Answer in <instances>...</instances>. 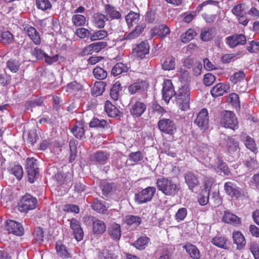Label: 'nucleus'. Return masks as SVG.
Listing matches in <instances>:
<instances>
[{
    "mask_svg": "<svg viewBox=\"0 0 259 259\" xmlns=\"http://www.w3.org/2000/svg\"><path fill=\"white\" fill-rule=\"evenodd\" d=\"M156 184L158 190L166 196L174 197L177 195L180 190V185L170 178H158Z\"/></svg>",
    "mask_w": 259,
    "mask_h": 259,
    "instance_id": "obj_1",
    "label": "nucleus"
},
{
    "mask_svg": "<svg viewBox=\"0 0 259 259\" xmlns=\"http://www.w3.org/2000/svg\"><path fill=\"white\" fill-rule=\"evenodd\" d=\"M176 101L177 104L182 110L185 111L189 109L190 93L187 87H183L179 90Z\"/></svg>",
    "mask_w": 259,
    "mask_h": 259,
    "instance_id": "obj_2",
    "label": "nucleus"
},
{
    "mask_svg": "<svg viewBox=\"0 0 259 259\" xmlns=\"http://www.w3.org/2000/svg\"><path fill=\"white\" fill-rule=\"evenodd\" d=\"M37 201L35 197L29 194L23 196L19 203L18 209L22 212H26L36 207Z\"/></svg>",
    "mask_w": 259,
    "mask_h": 259,
    "instance_id": "obj_3",
    "label": "nucleus"
},
{
    "mask_svg": "<svg viewBox=\"0 0 259 259\" xmlns=\"http://www.w3.org/2000/svg\"><path fill=\"white\" fill-rule=\"evenodd\" d=\"M221 123L225 127L233 130L238 128V121L235 114L230 111H226L221 119Z\"/></svg>",
    "mask_w": 259,
    "mask_h": 259,
    "instance_id": "obj_4",
    "label": "nucleus"
},
{
    "mask_svg": "<svg viewBox=\"0 0 259 259\" xmlns=\"http://www.w3.org/2000/svg\"><path fill=\"white\" fill-rule=\"evenodd\" d=\"M156 191L154 187H148L135 194V199L139 204L146 203L151 201Z\"/></svg>",
    "mask_w": 259,
    "mask_h": 259,
    "instance_id": "obj_5",
    "label": "nucleus"
},
{
    "mask_svg": "<svg viewBox=\"0 0 259 259\" xmlns=\"http://www.w3.org/2000/svg\"><path fill=\"white\" fill-rule=\"evenodd\" d=\"M26 169L29 181L33 183L38 173L36 160L33 158H28L26 161Z\"/></svg>",
    "mask_w": 259,
    "mask_h": 259,
    "instance_id": "obj_6",
    "label": "nucleus"
},
{
    "mask_svg": "<svg viewBox=\"0 0 259 259\" xmlns=\"http://www.w3.org/2000/svg\"><path fill=\"white\" fill-rule=\"evenodd\" d=\"M158 126L161 132L169 135H173L176 130L174 122L167 118L160 119L158 121Z\"/></svg>",
    "mask_w": 259,
    "mask_h": 259,
    "instance_id": "obj_7",
    "label": "nucleus"
},
{
    "mask_svg": "<svg viewBox=\"0 0 259 259\" xmlns=\"http://www.w3.org/2000/svg\"><path fill=\"white\" fill-rule=\"evenodd\" d=\"M5 228L10 233L18 236L23 235L24 232V228L21 224L11 220L6 222Z\"/></svg>",
    "mask_w": 259,
    "mask_h": 259,
    "instance_id": "obj_8",
    "label": "nucleus"
},
{
    "mask_svg": "<svg viewBox=\"0 0 259 259\" xmlns=\"http://www.w3.org/2000/svg\"><path fill=\"white\" fill-rule=\"evenodd\" d=\"M162 94L163 99L167 103L169 102L172 96L176 94L172 82L170 80L166 79L164 81Z\"/></svg>",
    "mask_w": 259,
    "mask_h": 259,
    "instance_id": "obj_9",
    "label": "nucleus"
},
{
    "mask_svg": "<svg viewBox=\"0 0 259 259\" xmlns=\"http://www.w3.org/2000/svg\"><path fill=\"white\" fill-rule=\"evenodd\" d=\"M224 187L227 194L232 198H238L243 195L241 189L233 182L225 183Z\"/></svg>",
    "mask_w": 259,
    "mask_h": 259,
    "instance_id": "obj_10",
    "label": "nucleus"
},
{
    "mask_svg": "<svg viewBox=\"0 0 259 259\" xmlns=\"http://www.w3.org/2000/svg\"><path fill=\"white\" fill-rule=\"evenodd\" d=\"M214 154V150L212 147L204 145L200 149L199 156L202 162L206 164L210 162V159L212 158Z\"/></svg>",
    "mask_w": 259,
    "mask_h": 259,
    "instance_id": "obj_11",
    "label": "nucleus"
},
{
    "mask_svg": "<svg viewBox=\"0 0 259 259\" xmlns=\"http://www.w3.org/2000/svg\"><path fill=\"white\" fill-rule=\"evenodd\" d=\"M246 41L245 36L241 34H235L226 38V44L231 48H234L238 45H243L246 43Z\"/></svg>",
    "mask_w": 259,
    "mask_h": 259,
    "instance_id": "obj_12",
    "label": "nucleus"
},
{
    "mask_svg": "<svg viewBox=\"0 0 259 259\" xmlns=\"http://www.w3.org/2000/svg\"><path fill=\"white\" fill-rule=\"evenodd\" d=\"M194 123L202 130H205L208 127V112L206 109L201 110L198 114Z\"/></svg>",
    "mask_w": 259,
    "mask_h": 259,
    "instance_id": "obj_13",
    "label": "nucleus"
},
{
    "mask_svg": "<svg viewBox=\"0 0 259 259\" xmlns=\"http://www.w3.org/2000/svg\"><path fill=\"white\" fill-rule=\"evenodd\" d=\"M70 226L75 239L77 241H81L83 239V232L80 227V223L76 219L73 218L70 220Z\"/></svg>",
    "mask_w": 259,
    "mask_h": 259,
    "instance_id": "obj_14",
    "label": "nucleus"
},
{
    "mask_svg": "<svg viewBox=\"0 0 259 259\" xmlns=\"http://www.w3.org/2000/svg\"><path fill=\"white\" fill-rule=\"evenodd\" d=\"M70 226L75 239L77 241H81L83 239V232L80 227V223L76 219L73 218L70 220Z\"/></svg>",
    "mask_w": 259,
    "mask_h": 259,
    "instance_id": "obj_15",
    "label": "nucleus"
},
{
    "mask_svg": "<svg viewBox=\"0 0 259 259\" xmlns=\"http://www.w3.org/2000/svg\"><path fill=\"white\" fill-rule=\"evenodd\" d=\"M70 226L75 239L77 241H81L83 239V232L80 227V223L76 219L73 218L70 220Z\"/></svg>",
    "mask_w": 259,
    "mask_h": 259,
    "instance_id": "obj_16",
    "label": "nucleus"
},
{
    "mask_svg": "<svg viewBox=\"0 0 259 259\" xmlns=\"http://www.w3.org/2000/svg\"><path fill=\"white\" fill-rule=\"evenodd\" d=\"M147 106L145 103L138 101L131 106L130 109L131 114L135 117L141 116L145 111Z\"/></svg>",
    "mask_w": 259,
    "mask_h": 259,
    "instance_id": "obj_17",
    "label": "nucleus"
},
{
    "mask_svg": "<svg viewBox=\"0 0 259 259\" xmlns=\"http://www.w3.org/2000/svg\"><path fill=\"white\" fill-rule=\"evenodd\" d=\"M229 83H220L214 86L210 91L211 94L213 97H218L223 95L230 90Z\"/></svg>",
    "mask_w": 259,
    "mask_h": 259,
    "instance_id": "obj_18",
    "label": "nucleus"
},
{
    "mask_svg": "<svg viewBox=\"0 0 259 259\" xmlns=\"http://www.w3.org/2000/svg\"><path fill=\"white\" fill-rule=\"evenodd\" d=\"M149 52V46L146 41H142L133 49V54L137 57H143Z\"/></svg>",
    "mask_w": 259,
    "mask_h": 259,
    "instance_id": "obj_19",
    "label": "nucleus"
},
{
    "mask_svg": "<svg viewBox=\"0 0 259 259\" xmlns=\"http://www.w3.org/2000/svg\"><path fill=\"white\" fill-rule=\"evenodd\" d=\"M222 221L235 226H238L241 224V220L239 217L228 211H225L222 218Z\"/></svg>",
    "mask_w": 259,
    "mask_h": 259,
    "instance_id": "obj_20",
    "label": "nucleus"
},
{
    "mask_svg": "<svg viewBox=\"0 0 259 259\" xmlns=\"http://www.w3.org/2000/svg\"><path fill=\"white\" fill-rule=\"evenodd\" d=\"M185 180L189 188L192 191H193V189L197 187L199 184L197 177L192 172L189 171L186 173Z\"/></svg>",
    "mask_w": 259,
    "mask_h": 259,
    "instance_id": "obj_21",
    "label": "nucleus"
},
{
    "mask_svg": "<svg viewBox=\"0 0 259 259\" xmlns=\"http://www.w3.org/2000/svg\"><path fill=\"white\" fill-rule=\"evenodd\" d=\"M109 157V154L108 152L99 150L93 154L91 156L90 159L93 161L104 164L108 160Z\"/></svg>",
    "mask_w": 259,
    "mask_h": 259,
    "instance_id": "obj_22",
    "label": "nucleus"
},
{
    "mask_svg": "<svg viewBox=\"0 0 259 259\" xmlns=\"http://www.w3.org/2000/svg\"><path fill=\"white\" fill-rule=\"evenodd\" d=\"M24 30L35 45L40 44V36L34 27L29 25H26L24 28Z\"/></svg>",
    "mask_w": 259,
    "mask_h": 259,
    "instance_id": "obj_23",
    "label": "nucleus"
},
{
    "mask_svg": "<svg viewBox=\"0 0 259 259\" xmlns=\"http://www.w3.org/2000/svg\"><path fill=\"white\" fill-rule=\"evenodd\" d=\"M93 231L94 234H101L106 230L105 223L98 219L93 218L92 220Z\"/></svg>",
    "mask_w": 259,
    "mask_h": 259,
    "instance_id": "obj_24",
    "label": "nucleus"
},
{
    "mask_svg": "<svg viewBox=\"0 0 259 259\" xmlns=\"http://www.w3.org/2000/svg\"><path fill=\"white\" fill-rule=\"evenodd\" d=\"M92 207L98 213H105L107 208L109 207V205L106 203L104 201L95 199L92 205Z\"/></svg>",
    "mask_w": 259,
    "mask_h": 259,
    "instance_id": "obj_25",
    "label": "nucleus"
},
{
    "mask_svg": "<svg viewBox=\"0 0 259 259\" xmlns=\"http://www.w3.org/2000/svg\"><path fill=\"white\" fill-rule=\"evenodd\" d=\"M170 33V29L165 25L161 24L158 27H155L152 29V36L158 35L164 37Z\"/></svg>",
    "mask_w": 259,
    "mask_h": 259,
    "instance_id": "obj_26",
    "label": "nucleus"
},
{
    "mask_svg": "<svg viewBox=\"0 0 259 259\" xmlns=\"http://www.w3.org/2000/svg\"><path fill=\"white\" fill-rule=\"evenodd\" d=\"M105 110L109 116L114 117L118 115L119 110L109 101H106L105 105Z\"/></svg>",
    "mask_w": 259,
    "mask_h": 259,
    "instance_id": "obj_27",
    "label": "nucleus"
},
{
    "mask_svg": "<svg viewBox=\"0 0 259 259\" xmlns=\"http://www.w3.org/2000/svg\"><path fill=\"white\" fill-rule=\"evenodd\" d=\"M233 239L234 243L237 244L238 248L241 249L245 245L244 237L239 231H236L233 233Z\"/></svg>",
    "mask_w": 259,
    "mask_h": 259,
    "instance_id": "obj_28",
    "label": "nucleus"
},
{
    "mask_svg": "<svg viewBox=\"0 0 259 259\" xmlns=\"http://www.w3.org/2000/svg\"><path fill=\"white\" fill-rule=\"evenodd\" d=\"M176 66L175 58L172 56L166 57L162 63V68L164 70H174Z\"/></svg>",
    "mask_w": 259,
    "mask_h": 259,
    "instance_id": "obj_29",
    "label": "nucleus"
},
{
    "mask_svg": "<svg viewBox=\"0 0 259 259\" xmlns=\"http://www.w3.org/2000/svg\"><path fill=\"white\" fill-rule=\"evenodd\" d=\"M149 242L150 239L148 237L141 236L133 244V245L139 250H143L146 247Z\"/></svg>",
    "mask_w": 259,
    "mask_h": 259,
    "instance_id": "obj_30",
    "label": "nucleus"
},
{
    "mask_svg": "<svg viewBox=\"0 0 259 259\" xmlns=\"http://www.w3.org/2000/svg\"><path fill=\"white\" fill-rule=\"evenodd\" d=\"M186 251L189 254L192 259H199L200 255L198 249L192 244H187L185 246Z\"/></svg>",
    "mask_w": 259,
    "mask_h": 259,
    "instance_id": "obj_31",
    "label": "nucleus"
},
{
    "mask_svg": "<svg viewBox=\"0 0 259 259\" xmlns=\"http://www.w3.org/2000/svg\"><path fill=\"white\" fill-rule=\"evenodd\" d=\"M110 236L115 240H119L121 236V229L119 225L114 223L109 229Z\"/></svg>",
    "mask_w": 259,
    "mask_h": 259,
    "instance_id": "obj_32",
    "label": "nucleus"
},
{
    "mask_svg": "<svg viewBox=\"0 0 259 259\" xmlns=\"http://www.w3.org/2000/svg\"><path fill=\"white\" fill-rule=\"evenodd\" d=\"M56 249L57 254L62 258L69 257V253L66 249V247L63 244L61 241H57L56 244Z\"/></svg>",
    "mask_w": 259,
    "mask_h": 259,
    "instance_id": "obj_33",
    "label": "nucleus"
},
{
    "mask_svg": "<svg viewBox=\"0 0 259 259\" xmlns=\"http://www.w3.org/2000/svg\"><path fill=\"white\" fill-rule=\"evenodd\" d=\"M145 27L146 25L144 23L141 24L140 25H137L135 29L127 35L125 39H132L137 37L144 30Z\"/></svg>",
    "mask_w": 259,
    "mask_h": 259,
    "instance_id": "obj_34",
    "label": "nucleus"
},
{
    "mask_svg": "<svg viewBox=\"0 0 259 259\" xmlns=\"http://www.w3.org/2000/svg\"><path fill=\"white\" fill-rule=\"evenodd\" d=\"M144 83L143 81L138 80L128 87L129 93L132 95L136 94L144 88Z\"/></svg>",
    "mask_w": 259,
    "mask_h": 259,
    "instance_id": "obj_35",
    "label": "nucleus"
},
{
    "mask_svg": "<svg viewBox=\"0 0 259 259\" xmlns=\"http://www.w3.org/2000/svg\"><path fill=\"white\" fill-rule=\"evenodd\" d=\"M71 131L77 139H81L84 136V129L81 124L73 126Z\"/></svg>",
    "mask_w": 259,
    "mask_h": 259,
    "instance_id": "obj_36",
    "label": "nucleus"
},
{
    "mask_svg": "<svg viewBox=\"0 0 259 259\" xmlns=\"http://www.w3.org/2000/svg\"><path fill=\"white\" fill-rule=\"evenodd\" d=\"M128 67L122 63H117L112 68L111 73L114 76L118 75L122 73L126 72Z\"/></svg>",
    "mask_w": 259,
    "mask_h": 259,
    "instance_id": "obj_37",
    "label": "nucleus"
},
{
    "mask_svg": "<svg viewBox=\"0 0 259 259\" xmlns=\"http://www.w3.org/2000/svg\"><path fill=\"white\" fill-rule=\"evenodd\" d=\"M89 125L91 127L104 128L108 126V122L104 119L94 118L90 121Z\"/></svg>",
    "mask_w": 259,
    "mask_h": 259,
    "instance_id": "obj_38",
    "label": "nucleus"
},
{
    "mask_svg": "<svg viewBox=\"0 0 259 259\" xmlns=\"http://www.w3.org/2000/svg\"><path fill=\"white\" fill-rule=\"evenodd\" d=\"M212 243L218 247L226 249L227 248V239L225 237L216 236L212 240Z\"/></svg>",
    "mask_w": 259,
    "mask_h": 259,
    "instance_id": "obj_39",
    "label": "nucleus"
},
{
    "mask_svg": "<svg viewBox=\"0 0 259 259\" xmlns=\"http://www.w3.org/2000/svg\"><path fill=\"white\" fill-rule=\"evenodd\" d=\"M121 84L119 82H115L110 90V95L114 101H117L119 97V92L121 90Z\"/></svg>",
    "mask_w": 259,
    "mask_h": 259,
    "instance_id": "obj_40",
    "label": "nucleus"
},
{
    "mask_svg": "<svg viewBox=\"0 0 259 259\" xmlns=\"http://www.w3.org/2000/svg\"><path fill=\"white\" fill-rule=\"evenodd\" d=\"M242 139L246 147L252 152H255L256 150V144L253 139L249 137H246L245 135L242 136Z\"/></svg>",
    "mask_w": 259,
    "mask_h": 259,
    "instance_id": "obj_41",
    "label": "nucleus"
},
{
    "mask_svg": "<svg viewBox=\"0 0 259 259\" xmlns=\"http://www.w3.org/2000/svg\"><path fill=\"white\" fill-rule=\"evenodd\" d=\"M105 13L109 16H121V14L117 8L109 4H105L104 6Z\"/></svg>",
    "mask_w": 259,
    "mask_h": 259,
    "instance_id": "obj_42",
    "label": "nucleus"
},
{
    "mask_svg": "<svg viewBox=\"0 0 259 259\" xmlns=\"http://www.w3.org/2000/svg\"><path fill=\"white\" fill-rule=\"evenodd\" d=\"M245 74L242 71H240L234 73L230 77V80L233 83H237L238 82H244Z\"/></svg>",
    "mask_w": 259,
    "mask_h": 259,
    "instance_id": "obj_43",
    "label": "nucleus"
},
{
    "mask_svg": "<svg viewBox=\"0 0 259 259\" xmlns=\"http://www.w3.org/2000/svg\"><path fill=\"white\" fill-rule=\"evenodd\" d=\"M141 219L139 216L129 215L125 218V223L128 225L137 226L141 224Z\"/></svg>",
    "mask_w": 259,
    "mask_h": 259,
    "instance_id": "obj_44",
    "label": "nucleus"
},
{
    "mask_svg": "<svg viewBox=\"0 0 259 259\" xmlns=\"http://www.w3.org/2000/svg\"><path fill=\"white\" fill-rule=\"evenodd\" d=\"M108 35L106 31L100 30L97 31L90 35V40L92 41L102 39Z\"/></svg>",
    "mask_w": 259,
    "mask_h": 259,
    "instance_id": "obj_45",
    "label": "nucleus"
},
{
    "mask_svg": "<svg viewBox=\"0 0 259 259\" xmlns=\"http://www.w3.org/2000/svg\"><path fill=\"white\" fill-rule=\"evenodd\" d=\"M226 146L229 152H235L238 148V143L234 138L229 137L226 141Z\"/></svg>",
    "mask_w": 259,
    "mask_h": 259,
    "instance_id": "obj_46",
    "label": "nucleus"
},
{
    "mask_svg": "<svg viewBox=\"0 0 259 259\" xmlns=\"http://www.w3.org/2000/svg\"><path fill=\"white\" fill-rule=\"evenodd\" d=\"M188 213L186 208L182 207L179 208L175 215V219L178 222H180L185 220Z\"/></svg>",
    "mask_w": 259,
    "mask_h": 259,
    "instance_id": "obj_47",
    "label": "nucleus"
},
{
    "mask_svg": "<svg viewBox=\"0 0 259 259\" xmlns=\"http://www.w3.org/2000/svg\"><path fill=\"white\" fill-rule=\"evenodd\" d=\"M196 34V32L193 30L189 29L181 36V40L183 42L187 43L192 40Z\"/></svg>",
    "mask_w": 259,
    "mask_h": 259,
    "instance_id": "obj_48",
    "label": "nucleus"
},
{
    "mask_svg": "<svg viewBox=\"0 0 259 259\" xmlns=\"http://www.w3.org/2000/svg\"><path fill=\"white\" fill-rule=\"evenodd\" d=\"M24 137H27L28 141L32 145L34 144L38 139V137L36 133V130L35 129H31L25 135Z\"/></svg>",
    "mask_w": 259,
    "mask_h": 259,
    "instance_id": "obj_49",
    "label": "nucleus"
},
{
    "mask_svg": "<svg viewBox=\"0 0 259 259\" xmlns=\"http://www.w3.org/2000/svg\"><path fill=\"white\" fill-rule=\"evenodd\" d=\"M209 191L208 190H203L198 197V202L201 205L207 204L209 199Z\"/></svg>",
    "mask_w": 259,
    "mask_h": 259,
    "instance_id": "obj_50",
    "label": "nucleus"
},
{
    "mask_svg": "<svg viewBox=\"0 0 259 259\" xmlns=\"http://www.w3.org/2000/svg\"><path fill=\"white\" fill-rule=\"evenodd\" d=\"M93 74L98 79L102 80L107 77V72L101 67H96L93 70Z\"/></svg>",
    "mask_w": 259,
    "mask_h": 259,
    "instance_id": "obj_51",
    "label": "nucleus"
},
{
    "mask_svg": "<svg viewBox=\"0 0 259 259\" xmlns=\"http://www.w3.org/2000/svg\"><path fill=\"white\" fill-rule=\"evenodd\" d=\"M105 84L104 82L99 81L95 83L93 88V94L96 96H100L105 90Z\"/></svg>",
    "mask_w": 259,
    "mask_h": 259,
    "instance_id": "obj_52",
    "label": "nucleus"
},
{
    "mask_svg": "<svg viewBox=\"0 0 259 259\" xmlns=\"http://www.w3.org/2000/svg\"><path fill=\"white\" fill-rule=\"evenodd\" d=\"M13 40V35L8 31H4L1 34V42L3 44L8 45Z\"/></svg>",
    "mask_w": 259,
    "mask_h": 259,
    "instance_id": "obj_53",
    "label": "nucleus"
},
{
    "mask_svg": "<svg viewBox=\"0 0 259 259\" xmlns=\"http://www.w3.org/2000/svg\"><path fill=\"white\" fill-rule=\"evenodd\" d=\"M11 172L19 180L22 177L23 171L22 167L20 165H15L12 167Z\"/></svg>",
    "mask_w": 259,
    "mask_h": 259,
    "instance_id": "obj_54",
    "label": "nucleus"
},
{
    "mask_svg": "<svg viewBox=\"0 0 259 259\" xmlns=\"http://www.w3.org/2000/svg\"><path fill=\"white\" fill-rule=\"evenodd\" d=\"M102 189L103 194L105 195H108L114 191L115 186L112 183H104L102 186Z\"/></svg>",
    "mask_w": 259,
    "mask_h": 259,
    "instance_id": "obj_55",
    "label": "nucleus"
},
{
    "mask_svg": "<svg viewBox=\"0 0 259 259\" xmlns=\"http://www.w3.org/2000/svg\"><path fill=\"white\" fill-rule=\"evenodd\" d=\"M7 67L12 72H17L19 68V64L17 61L10 60L7 63Z\"/></svg>",
    "mask_w": 259,
    "mask_h": 259,
    "instance_id": "obj_56",
    "label": "nucleus"
},
{
    "mask_svg": "<svg viewBox=\"0 0 259 259\" xmlns=\"http://www.w3.org/2000/svg\"><path fill=\"white\" fill-rule=\"evenodd\" d=\"M125 18L129 27L133 26L134 25H140L142 24V22L143 21V18H142V20H141L140 17H125Z\"/></svg>",
    "mask_w": 259,
    "mask_h": 259,
    "instance_id": "obj_57",
    "label": "nucleus"
},
{
    "mask_svg": "<svg viewBox=\"0 0 259 259\" xmlns=\"http://www.w3.org/2000/svg\"><path fill=\"white\" fill-rule=\"evenodd\" d=\"M37 7L42 10H45L51 7V4L49 0H36Z\"/></svg>",
    "mask_w": 259,
    "mask_h": 259,
    "instance_id": "obj_58",
    "label": "nucleus"
},
{
    "mask_svg": "<svg viewBox=\"0 0 259 259\" xmlns=\"http://www.w3.org/2000/svg\"><path fill=\"white\" fill-rule=\"evenodd\" d=\"M143 157L140 151L132 152L129 155V160L134 162H138L143 159Z\"/></svg>",
    "mask_w": 259,
    "mask_h": 259,
    "instance_id": "obj_59",
    "label": "nucleus"
},
{
    "mask_svg": "<svg viewBox=\"0 0 259 259\" xmlns=\"http://www.w3.org/2000/svg\"><path fill=\"white\" fill-rule=\"evenodd\" d=\"M101 254V256L104 259H117V255L112 250L108 249H103Z\"/></svg>",
    "mask_w": 259,
    "mask_h": 259,
    "instance_id": "obj_60",
    "label": "nucleus"
},
{
    "mask_svg": "<svg viewBox=\"0 0 259 259\" xmlns=\"http://www.w3.org/2000/svg\"><path fill=\"white\" fill-rule=\"evenodd\" d=\"M215 80V77L211 73H208L204 75L203 82L206 86L211 85Z\"/></svg>",
    "mask_w": 259,
    "mask_h": 259,
    "instance_id": "obj_61",
    "label": "nucleus"
},
{
    "mask_svg": "<svg viewBox=\"0 0 259 259\" xmlns=\"http://www.w3.org/2000/svg\"><path fill=\"white\" fill-rule=\"evenodd\" d=\"M200 37L203 41H206L212 38V35L207 28H204L201 30Z\"/></svg>",
    "mask_w": 259,
    "mask_h": 259,
    "instance_id": "obj_62",
    "label": "nucleus"
},
{
    "mask_svg": "<svg viewBox=\"0 0 259 259\" xmlns=\"http://www.w3.org/2000/svg\"><path fill=\"white\" fill-rule=\"evenodd\" d=\"M243 7H244L243 5H236L232 10L233 14L236 16H244L245 13L243 11Z\"/></svg>",
    "mask_w": 259,
    "mask_h": 259,
    "instance_id": "obj_63",
    "label": "nucleus"
},
{
    "mask_svg": "<svg viewBox=\"0 0 259 259\" xmlns=\"http://www.w3.org/2000/svg\"><path fill=\"white\" fill-rule=\"evenodd\" d=\"M81 85L76 81H72L68 83L67 85V91L72 92L76 91L81 89Z\"/></svg>",
    "mask_w": 259,
    "mask_h": 259,
    "instance_id": "obj_64",
    "label": "nucleus"
}]
</instances>
